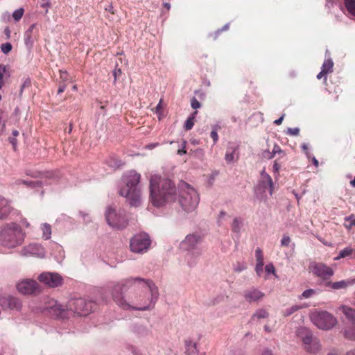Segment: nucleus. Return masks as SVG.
I'll return each mask as SVG.
<instances>
[{
	"label": "nucleus",
	"instance_id": "nucleus-1",
	"mask_svg": "<svg viewBox=\"0 0 355 355\" xmlns=\"http://www.w3.org/2000/svg\"><path fill=\"white\" fill-rule=\"evenodd\" d=\"M112 296L116 304L124 310L146 311L155 306L159 292L153 281L130 277L114 284Z\"/></svg>",
	"mask_w": 355,
	"mask_h": 355
},
{
	"label": "nucleus",
	"instance_id": "nucleus-2",
	"mask_svg": "<svg viewBox=\"0 0 355 355\" xmlns=\"http://www.w3.org/2000/svg\"><path fill=\"white\" fill-rule=\"evenodd\" d=\"M40 311L44 314L57 318H67L70 313L78 315H87L93 309V303L84 298L71 299L67 305H63L54 299H48L44 305L40 308Z\"/></svg>",
	"mask_w": 355,
	"mask_h": 355
},
{
	"label": "nucleus",
	"instance_id": "nucleus-3",
	"mask_svg": "<svg viewBox=\"0 0 355 355\" xmlns=\"http://www.w3.org/2000/svg\"><path fill=\"white\" fill-rule=\"evenodd\" d=\"M150 197L154 206L162 207L175 200V187L171 180L153 175L150 178Z\"/></svg>",
	"mask_w": 355,
	"mask_h": 355
},
{
	"label": "nucleus",
	"instance_id": "nucleus-4",
	"mask_svg": "<svg viewBox=\"0 0 355 355\" xmlns=\"http://www.w3.org/2000/svg\"><path fill=\"white\" fill-rule=\"evenodd\" d=\"M141 175L135 171H131L123 176L122 181L124 186L119 190V194L125 198L132 207H138L141 205L142 196L139 183Z\"/></svg>",
	"mask_w": 355,
	"mask_h": 355
},
{
	"label": "nucleus",
	"instance_id": "nucleus-5",
	"mask_svg": "<svg viewBox=\"0 0 355 355\" xmlns=\"http://www.w3.org/2000/svg\"><path fill=\"white\" fill-rule=\"evenodd\" d=\"M24 236L19 225L15 223L6 224L0 231V244L9 249L14 248L23 243Z\"/></svg>",
	"mask_w": 355,
	"mask_h": 355
},
{
	"label": "nucleus",
	"instance_id": "nucleus-6",
	"mask_svg": "<svg viewBox=\"0 0 355 355\" xmlns=\"http://www.w3.org/2000/svg\"><path fill=\"white\" fill-rule=\"evenodd\" d=\"M179 203L186 212H192L197 208L200 198L197 191L187 183L182 182L179 186Z\"/></svg>",
	"mask_w": 355,
	"mask_h": 355
},
{
	"label": "nucleus",
	"instance_id": "nucleus-7",
	"mask_svg": "<svg viewBox=\"0 0 355 355\" xmlns=\"http://www.w3.org/2000/svg\"><path fill=\"white\" fill-rule=\"evenodd\" d=\"M105 218L109 226L112 228L121 230L128 225V218L125 211L117 209L113 205H109L105 211Z\"/></svg>",
	"mask_w": 355,
	"mask_h": 355
},
{
	"label": "nucleus",
	"instance_id": "nucleus-8",
	"mask_svg": "<svg viewBox=\"0 0 355 355\" xmlns=\"http://www.w3.org/2000/svg\"><path fill=\"white\" fill-rule=\"evenodd\" d=\"M311 322L318 329L329 330L337 324V319L327 311L314 310L310 313Z\"/></svg>",
	"mask_w": 355,
	"mask_h": 355
},
{
	"label": "nucleus",
	"instance_id": "nucleus-9",
	"mask_svg": "<svg viewBox=\"0 0 355 355\" xmlns=\"http://www.w3.org/2000/svg\"><path fill=\"white\" fill-rule=\"evenodd\" d=\"M150 244L151 240L149 235L145 232H141L132 237L130 248L132 252L143 254L149 250Z\"/></svg>",
	"mask_w": 355,
	"mask_h": 355
},
{
	"label": "nucleus",
	"instance_id": "nucleus-10",
	"mask_svg": "<svg viewBox=\"0 0 355 355\" xmlns=\"http://www.w3.org/2000/svg\"><path fill=\"white\" fill-rule=\"evenodd\" d=\"M17 289L23 295H37L42 291L40 284L33 279H23L19 281Z\"/></svg>",
	"mask_w": 355,
	"mask_h": 355
},
{
	"label": "nucleus",
	"instance_id": "nucleus-11",
	"mask_svg": "<svg viewBox=\"0 0 355 355\" xmlns=\"http://www.w3.org/2000/svg\"><path fill=\"white\" fill-rule=\"evenodd\" d=\"M202 241V235L200 233L194 232L187 235L180 243V246L182 249L187 251H196V250H202L199 245Z\"/></svg>",
	"mask_w": 355,
	"mask_h": 355
},
{
	"label": "nucleus",
	"instance_id": "nucleus-12",
	"mask_svg": "<svg viewBox=\"0 0 355 355\" xmlns=\"http://www.w3.org/2000/svg\"><path fill=\"white\" fill-rule=\"evenodd\" d=\"M311 272L322 280H327L334 274V270L321 262H313L309 266Z\"/></svg>",
	"mask_w": 355,
	"mask_h": 355
},
{
	"label": "nucleus",
	"instance_id": "nucleus-13",
	"mask_svg": "<svg viewBox=\"0 0 355 355\" xmlns=\"http://www.w3.org/2000/svg\"><path fill=\"white\" fill-rule=\"evenodd\" d=\"M299 335L302 339L304 348L309 352L315 353L320 348V344L316 339H313L312 334L306 329L302 328L298 330Z\"/></svg>",
	"mask_w": 355,
	"mask_h": 355
},
{
	"label": "nucleus",
	"instance_id": "nucleus-14",
	"mask_svg": "<svg viewBox=\"0 0 355 355\" xmlns=\"http://www.w3.org/2000/svg\"><path fill=\"white\" fill-rule=\"evenodd\" d=\"M20 254L24 257H35L42 259L46 256V250L41 244L33 243L21 248Z\"/></svg>",
	"mask_w": 355,
	"mask_h": 355
},
{
	"label": "nucleus",
	"instance_id": "nucleus-15",
	"mask_svg": "<svg viewBox=\"0 0 355 355\" xmlns=\"http://www.w3.org/2000/svg\"><path fill=\"white\" fill-rule=\"evenodd\" d=\"M40 282L51 288L58 287L62 284V277L56 272H44L38 276Z\"/></svg>",
	"mask_w": 355,
	"mask_h": 355
},
{
	"label": "nucleus",
	"instance_id": "nucleus-16",
	"mask_svg": "<svg viewBox=\"0 0 355 355\" xmlns=\"http://www.w3.org/2000/svg\"><path fill=\"white\" fill-rule=\"evenodd\" d=\"M0 306L3 309L19 311L22 306L19 299L10 295H0Z\"/></svg>",
	"mask_w": 355,
	"mask_h": 355
},
{
	"label": "nucleus",
	"instance_id": "nucleus-17",
	"mask_svg": "<svg viewBox=\"0 0 355 355\" xmlns=\"http://www.w3.org/2000/svg\"><path fill=\"white\" fill-rule=\"evenodd\" d=\"M258 191H261L263 193L268 191L270 196H272L273 192V182L271 177L265 172V171H262L261 173V180L259 184L257 187V192Z\"/></svg>",
	"mask_w": 355,
	"mask_h": 355
},
{
	"label": "nucleus",
	"instance_id": "nucleus-18",
	"mask_svg": "<svg viewBox=\"0 0 355 355\" xmlns=\"http://www.w3.org/2000/svg\"><path fill=\"white\" fill-rule=\"evenodd\" d=\"M17 213L8 200L0 196V220H6L11 214Z\"/></svg>",
	"mask_w": 355,
	"mask_h": 355
},
{
	"label": "nucleus",
	"instance_id": "nucleus-19",
	"mask_svg": "<svg viewBox=\"0 0 355 355\" xmlns=\"http://www.w3.org/2000/svg\"><path fill=\"white\" fill-rule=\"evenodd\" d=\"M264 293L256 288H250L243 293L245 300L249 303L258 302L264 297Z\"/></svg>",
	"mask_w": 355,
	"mask_h": 355
},
{
	"label": "nucleus",
	"instance_id": "nucleus-20",
	"mask_svg": "<svg viewBox=\"0 0 355 355\" xmlns=\"http://www.w3.org/2000/svg\"><path fill=\"white\" fill-rule=\"evenodd\" d=\"M354 283L355 279H346L336 282H327L325 285L333 290H340L346 288L347 286H351Z\"/></svg>",
	"mask_w": 355,
	"mask_h": 355
},
{
	"label": "nucleus",
	"instance_id": "nucleus-21",
	"mask_svg": "<svg viewBox=\"0 0 355 355\" xmlns=\"http://www.w3.org/2000/svg\"><path fill=\"white\" fill-rule=\"evenodd\" d=\"M202 250H196V251H188L185 257V260L189 266L193 267L196 266L198 258L201 256Z\"/></svg>",
	"mask_w": 355,
	"mask_h": 355
},
{
	"label": "nucleus",
	"instance_id": "nucleus-22",
	"mask_svg": "<svg viewBox=\"0 0 355 355\" xmlns=\"http://www.w3.org/2000/svg\"><path fill=\"white\" fill-rule=\"evenodd\" d=\"M35 27V24H31L24 33V42L25 44L29 48L32 47L34 41L36 39L35 35L33 34V31Z\"/></svg>",
	"mask_w": 355,
	"mask_h": 355
},
{
	"label": "nucleus",
	"instance_id": "nucleus-23",
	"mask_svg": "<svg viewBox=\"0 0 355 355\" xmlns=\"http://www.w3.org/2000/svg\"><path fill=\"white\" fill-rule=\"evenodd\" d=\"M338 311H341L349 320V321L354 323L355 321V310L346 305H341L338 307Z\"/></svg>",
	"mask_w": 355,
	"mask_h": 355
},
{
	"label": "nucleus",
	"instance_id": "nucleus-24",
	"mask_svg": "<svg viewBox=\"0 0 355 355\" xmlns=\"http://www.w3.org/2000/svg\"><path fill=\"white\" fill-rule=\"evenodd\" d=\"M185 355H193L198 353L197 343L193 340H186L185 342Z\"/></svg>",
	"mask_w": 355,
	"mask_h": 355
},
{
	"label": "nucleus",
	"instance_id": "nucleus-25",
	"mask_svg": "<svg viewBox=\"0 0 355 355\" xmlns=\"http://www.w3.org/2000/svg\"><path fill=\"white\" fill-rule=\"evenodd\" d=\"M132 331L141 336H147L149 334V329L147 327L141 324H134Z\"/></svg>",
	"mask_w": 355,
	"mask_h": 355
},
{
	"label": "nucleus",
	"instance_id": "nucleus-26",
	"mask_svg": "<svg viewBox=\"0 0 355 355\" xmlns=\"http://www.w3.org/2000/svg\"><path fill=\"white\" fill-rule=\"evenodd\" d=\"M40 229L42 232V237L44 240H49L51 237V226L49 223H44L41 224Z\"/></svg>",
	"mask_w": 355,
	"mask_h": 355
},
{
	"label": "nucleus",
	"instance_id": "nucleus-27",
	"mask_svg": "<svg viewBox=\"0 0 355 355\" xmlns=\"http://www.w3.org/2000/svg\"><path fill=\"white\" fill-rule=\"evenodd\" d=\"M269 315L268 312L265 309H259L254 311L251 318V321L255 319H264L267 318Z\"/></svg>",
	"mask_w": 355,
	"mask_h": 355
},
{
	"label": "nucleus",
	"instance_id": "nucleus-28",
	"mask_svg": "<svg viewBox=\"0 0 355 355\" xmlns=\"http://www.w3.org/2000/svg\"><path fill=\"white\" fill-rule=\"evenodd\" d=\"M344 3L348 14L355 17V0H344Z\"/></svg>",
	"mask_w": 355,
	"mask_h": 355
},
{
	"label": "nucleus",
	"instance_id": "nucleus-29",
	"mask_svg": "<svg viewBox=\"0 0 355 355\" xmlns=\"http://www.w3.org/2000/svg\"><path fill=\"white\" fill-rule=\"evenodd\" d=\"M334 67V62L331 59H327L324 61L323 64L322 66L321 69L324 71V73H329L332 71V69Z\"/></svg>",
	"mask_w": 355,
	"mask_h": 355
},
{
	"label": "nucleus",
	"instance_id": "nucleus-30",
	"mask_svg": "<svg viewBox=\"0 0 355 355\" xmlns=\"http://www.w3.org/2000/svg\"><path fill=\"white\" fill-rule=\"evenodd\" d=\"M243 226V222L241 219L235 218L232 224V230L235 233H239Z\"/></svg>",
	"mask_w": 355,
	"mask_h": 355
},
{
	"label": "nucleus",
	"instance_id": "nucleus-31",
	"mask_svg": "<svg viewBox=\"0 0 355 355\" xmlns=\"http://www.w3.org/2000/svg\"><path fill=\"white\" fill-rule=\"evenodd\" d=\"M344 226L347 229H351L355 226V216L353 214L345 218Z\"/></svg>",
	"mask_w": 355,
	"mask_h": 355
},
{
	"label": "nucleus",
	"instance_id": "nucleus-32",
	"mask_svg": "<svg viewBox=\"0 0 355 355\" xmlns=\"http://www.w3.org/2000/svg\"><path fill=\"white\" fill-rule=\"evenodd\" d=\"M316 294H317V291L315 290L312 289V288L307 289V290H305L301 294V295L299 296V299L302 300V299L311 298V297H313L314 295H316Z\"/></svg>",
	"mask_w": 355,
	"mask_h": 355
},
{
	"label": "nucleus",
	"instance_id": "nucleus-33",
	"mask_svg": "<svg viewBox=\"0 0 355 355\" xmlns=\"http://www.w3.org/2000/svg\"><path fill=\"white\" fill-rule=\"evenodd\" d=\"M345 336L349 340H355V327L346 328L345 330Z\"/></svg>",
	"mask_w": 355,
	"mask_h": 355
},
{
	"label": "nucleus",
	"instance_id": "nucleus-34",
	"mask_svg": "<svg viewBox=\"0 0 355 355\" xmlns=\"http://www.w3.org/2000/svg\"><path fill=\"white\" fill-rule=\"evenodd\" d=\"M352 253V249L350 248H345L341 251H340L339 254L337 257L335 258V260H338L341 258H345L346 257L349 256Z\"/></svg>",
	"mask_w": 355,
	"mask_h": 355
},
{
	"label": "nucleus",
	"instance_id": "nucleus-35",
	"mask_svg": "<svg viewBox=\"0 0 355 355\" xmlns=\"http://www.w3.org/2000/svg\"><path fill=\"white\" fill-rule=\"evenodd\" d=\"M24 12V8H18L12 12V17L15 21H18L23 17Z\"/></svg>",
	"mask_w": 355,
	"mask_h": 355
},
{
	"label": "nucleus",
	"instance_id": "nucleus-36",
	"mask_svg": "<svg viewBox=\"0 0 355 355\" xmlns=\"http://www.w3.org/2000/svg\"><path fill=\"white\" fill-rule=\"evenodd\" d=\"M220 127L218 125H216L212 127V130L211 132L210 136L213 139L214 144H216L218 141V136L217 131L219 130Z\"/></svg>",
	"mask_w": 355,
	"mask_h": 355
},
{
	"label": "nucleus",
	"instance_id": "nucleus-37",
	"mask_svg": "<svg viewBox=\"0 0 355 355\" xmlns=\"http://www.w3.org/2000/svg\"><path fill=\"white\" fill-rule=\"evenodd\" d=\"M235 150L234 149L227 150L225 153V159L227 162L230 163L234 160Z\"/></svg>",
	"mask_w": 355,
	"mask_h": 355
},
{
	"label": "nucleus",
	"instance_id": "nucleus-38",
	"mask_svg": "<svg viewBox=\"0 0 355 355\" xmlns=\"http://www.w3.org/2000/svg\"><path fill=\"white\" fill-rule=\"evenodd\" d=\"M7 69L6 67L3 64H0V89L2 88V87L4 85V81L3 80V76L6 74Z\"/></svg>",
	"mask_w": 355,
	"mask_h": 355
},
{
	"label": "nucleus",
	"instance_id": "nucleus-39",
	"mask_svg": "<svg viewBox=\"0 0 355 355\" xmlns=\"http://www.w3.org/2000/svg\"><path fill=\"white\" fill-rule=\"evenodd\" d=\"M300 309V306H297V305H295V306H291L290 308H288V309H286L284 311V316L291 315V314H293V313H295V311H297Z\"/></svg>",
	"mask_w": 355,
	"mask_h": 355
},
{
	"label": "nucleus",
	"instance_id": "nucleus-40",
	"mask_svg": "<svg viewBox=\"0 0 355 355\" xmlns=\"http://www.w3.org/2000/svg\"><path fill=\"white\" fill-rule=\"evenodd\" d=\"M193 120H194V116H190L187 119V120L186 121L185 124H184V128L187 130H191L193 128V126L194 125Z\"/></svg>",
	"mask_w": 355,
	"mask_h": 355
},
{
	"label": "nucleus",
	"instance_id": "nucleus-41",
	"mask_svg": "<svg viewBox=\"0 0 355 355\" xmlns=\"http://www.w3.org/2000/svg\"><path fill=\"white\" fill-rule=\"evenodd\" d=\"M246 269V265L243 263L238 262L234 266V271L237 272H241Z\"/></svg>",
	"mask_w": 355,
	"mask_h": 355
},
{
	"label": "nucleus",
	"instance_id": "nucleus-42",
	"mask_svg": "<svg viewBox=\"0 0 355 355\" xmlns=\"http://www.w3.org/2000/svg\"><path fill=\"white\" fill-rule=\"evenodd\" d=\"M255 257L257 262H263V256L261 250L258 248L255 250Z\"/></svg>",
	"mask_w": 355,
	"mask_h": 355
},
{
	"label": "nucleus",
	"instance_id": "nucleus-43",
	"mask_svg": "<svg viewBox=\"0 0 355 355\" xmlns=\"http://www.w3.org/2000/svg\"><path fill=\"white\" fill-rule=\"evenodd\" d=\"M1 49V51L3 53L7 54L12 50V45L10 43H8V42L2 44Z\"/></svg>",
	"mask_w": 355,
	"mask_h": 355
},
{
	"label": "nucleus",
	"instance_id": "nucleus-44",
	"mask_svg": "<svg viewBox=\"0 0 355 355\" xmlns=\"http://www.w3.org/2000/svg\"><path fill=\"white\" fill-rule=\"evenodd\" d=\"M286 133L292 136H297L300 133V129L298 128H288Z\"/></svg>",
	"mask_w": 355,
	"mask_h": 355
},
{
	"label": "nucleus",
	"instance_id": "nucleus-45",
	"mask_svg": "<svg viewBox=\"0 0 355 355\" xmlns=\"http://www.w3.org/2000/svg\"><path fill=\"white\" fill-rule=\"evenodd\" d=\"M282 167L281 164L278 162V160H275L273 164L272 170L275 174L278 175L279 171Z\"/></svg>",
	"mask_w": 355,
	"mask_h": 355
},
{
	"label": "nucleus",
	"instance_id": "nucleus-46",
	"mask_svg": "<svg viewBox=\"0 0 355 355\" xmlns=\"http://www.w3.org/2000/svg\"><path fill=\"white\" fill-rule=\"evenodd\" d=\"M265 271L267 274H274L275 272L274 266L272 263L267 264L265 266Z\"/></svg>",
	"mask_w": 355,
	"mask_h": 355
},
{
	"label": "nucleus",
	"instance_id": "nucleus-47",
	"mask_svg": "<svg viewBox=\"0 0 355 355\" xmlns=\"http://www.w3.org/2000/svg\"><path fill=\"white\" fill-rule=\"evenodd\" d=\"M291 243V238L288 236L284 235L281 241L282 246H288Z\"/></svg>",
	"mask_w": 355,
	"mask_h": 355
},
{
	"label": "nucleus",
	"instance_id": "nucleus-48",
	"mask_svg": "<svg viewBox=\"0 0 355 355\" xmlns=\"http://www.w3.org/2000/svg\"><path fill=\"white\" fill-rule=\"evenodd\" d=\"M263 262H257L255 270L257 274L260 276L263 270Z\"/></svg>",
	"mask_w": 355,
	"mask_h": 355
},
{
	"label": "nucleus",
	"instance_id": "nucleus-49",
	"mask_svg": "<svg viewBox=\"0 0 355 355\" xmlns=\"http://www.w3.org/2000/svg\"><path fill=\"white\" fill-rule=\"evenodd\" d=\"M191 105L193 109H198L200 107L201 104L196 98H193L191 100Z\"/></svg>",
	"mask_w": 355,
	"mask_h": 355
},
{
	"label": "nucleus",
	"instance_id": "nucleus-50",
	"mask_svg": "<svg viewBox=\"0 0 355 355\" xmlns=\"http://www.w3.org/2000/svg\"><path fill=\"white\" fill-rule=\"evenodd\" d=\"M60 79L63 82H66L69 80V75L67 71L60 70Z\"/></svg>",
	"mask_w": 355,
	"mask_h": 355
},
{
	"label": "nucleus",
	"instance_id": "nucleus-51",
	"mask_svg": "<svg viewBox=\"0 0 355 355\" xmlns=\"http://www.w3.org/2000/svg\"><path fill=\"white\" fill-rule=\"evenodd\" d=\"M272 151L273 152V154H282V157L285 155L284 152L282 150L281 148L277 144L274 146Z\"/></svg>",
	"mask_w": 355,
	"mask_h": 355
},
{
	"label": "nucleus",
	"instance_id": "nucleus-52",
	"mask_svg": "<svg viewBox=\"0 0 355 355\" xmlns=\"http://www.w3.org/2000/svg\"><path fill=\"white\" fill-rule=\"evenodd\" d=\"M122 71L119 68H115L113 70V76L114 77V82L117 80V78L121 75Z\"/></svg>",
	"mask_w": 355,
	"mask_h": 355
},
{
	"label": "nucleus",
	"instance_id": "nucleus-53",
	"mask_svg": "<svg viewBox=\"0 0 355 355\" xmlns=\"http://www.w3.org/2000/svg\"><path fill=\"white\" fill-rule=\"evenodd\" d=\"M41 6L46 8V12H48V8L50 6L49 0H41Z\"/></svg>",
	"mask_w": 355,
	"mask_h": 355
},
{
	"label": "nucleus",
	"instance_id": "nucleus-54",
	"mask_svg": "<svg viewBox=\"0 0 355 355\" xmlns=\"http://www.w3.org/2000/svg\"><path fill=\"white\" fill-rule=\"evenodd\" d=\"M66 87H67V85L65 83H60L59 84L58 94H60L62 93L64 91V89H66Z\"/></svg>",
	"mask_w": 355,
	"mask_h": 355
},
{
	"label": "nucleus",
	"instance_id": "nucleus-55",
	"mask_svg": "<svg viewBox=\"0 0 355 355\" xmlns=\"http://www.w3.org/2000/svg\"><path fill=\"white\" fill-rule=\"evenodd\" d=\"M275 154H273V152H270V151H265L263 153V156L264 157L267 158V159H272L274 157H275Z\"/></svg>",
	"mask_w": 355,
	"mask_h": 355
},
{
	"label": "nucleus",
	"instance_id": "nucleus-56",
	"mask_svg": "<svg viewBox=\"0 0 355 355\" xmlns=\"http://www.w3.org/2000/svg\"><path fill=\"white\" fill-rule=\"evenodd\" d=\"M302 148L303 149L304 152L305 153L307 157H311V154L308 150V146L306 144H303L302 145Z\"/></svg>",
	"mask_w": 355,
	"mask_h": 355
},
{
	"label": "nucleus",
	"instance_id": "nucleus-57",
	"mask_svg": "<svg viewBox=\"0 0 355 355\" xmlns=\"http://www.w3.org/2000/svg\"><path fill=\"white\" fill-rule=\"evenodd\" d=\"M9 141H10V144H12L14 150H16L17 139L15 137H10L9 138Z\"/></svg>",
	"mask_w": 355,
	"mask_h": 355
},
{
	"label": "nucleus",
	"instance_id": "nucleus-58",
	"mask_svg": "<svg viewBox=\"0 0 355 355\" xmlns=\"http://www.w3.org/2000/svg\"><path fill=\"white\" fill-rule=\"evenodd\" d=\"M185 145H186V141H184L183 144H182V148L181 149H179L178 150V153L179 155H182V154H185L187 152L186 150H184L185 148Z\"/></svg>",
	"mask_w": 355,
	"mask_h": 355
},
{
	"label": "nucleus",
	"instance_id": "nucleus-59",
	"mask_svg": "<svg viewBox=\"0 0 355 355\" xmlns=\"http://www.w3.org/2000/svg\"><path fill=\"white\" fill-rule=\"evenodd\" d=\"M284 114H282L281 117H279L278 119H276L275 121H274V123L275 125H280L282 124L283 120H284Z\"/></svg>",
	"mask_w": 355,
	"mask_h": 355
},
{
	"label": "nucleus",
	"instance_id": "nucleus-60",
	"mask_svg": "<svg viewBox=\"0 0 355 355\" xmlns=\"http://www.w3.org/2000/svg\"><path fill=\"white\" fill-rule=\"evenodd\" d=\"M309 159H311L313 164L315 165V166L318 167L319 165L318 161L316 159V158L311 155V157H308Z\"/></svg>",
	"mask_w": 355,
	"mask_h": 355
},
{
	"label": "nucleus",
	"instance_id": "nucleus-61",
	"mask_svg": "<svg viewBox=\"0 0 355 355\" xmlns=\"http://www.w3.org/2000/svg\"><path fill=\"white\" fill-rule=\"evenodd\" d=\"M29 85H30V81H29L28 80H26L24 81V84H23V85H22V86H21V89H20V94H21V93H22L24 88L25 87L28 86Z\"/></svg>",
	"mask_w": 355,
	"mask_h": 355
},
{
	"label": "nucleus",
	"instance_id": "nucleus-62",
	"mask_svg": "<svg viewBox=\"0 0 355 355\" xmlns=\"http://www.w3.org/2000/svg\"><path fill=\"white\" fill-rule=\"evenodd\" d=\"M4 33L6 35L7 39H9L10 37V30L8 27H6L4 30Z\"/></svg>",
	"mask_w": 355,
	"mask_h": 355
},
{
	"label": "nucleus",
	"instance_id": "nucleus-63",
	"mask_svg": "<svg viewBox=\"0 0 355 355\" xmlns=\"http://www.w3.org/2000/svg\"><path fill=\"white\" fill-rule=\"evenodd\" d=\"M261 355H273L272 352L270 350H268V349H265Z\"/></svg>",
	"mask_w": 355,
	"mask_h": 355
},
{
	"label": "nucleus",
	"instance_id": "nucleus-64",
	"mask_svg": "<svg viewBox=\"0 0 355 355\" xmlns=\"http://www.w3.org/2000/svg\"><path fill=\"white\" fill-rule=\"evenodd\" d=\"M345 355H355V347L347 352Z\"/></svg>",
	"mask_w": 355,
	"mask_h": 355
}]
</instances>
